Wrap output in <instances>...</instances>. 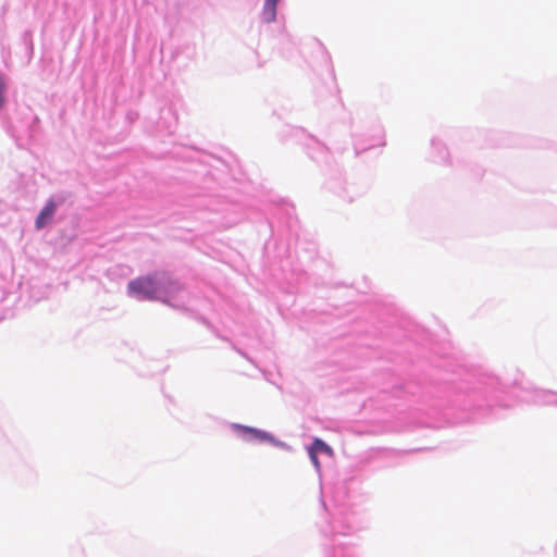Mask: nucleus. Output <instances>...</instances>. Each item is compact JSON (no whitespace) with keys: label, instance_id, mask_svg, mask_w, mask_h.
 I'll return each mask as SVG.
<instances>
[{"label":"nucleus","instance_id":"f257e3e1","mask_svg":"<svg viewBox=\"0 0 557 557\" xmlns=\"http://www.w3.org/2000/svg\"><path fill=\"white\" fill-rule=\"evenodd\" d=\"M159 285L154 276H144L133 280L128 283V292L139 295L147 300H153L157 297Z\"/></svg>","mask_w":557,"mask_h":557},{"label":"nucleus","instance_id":"f03ea898","mask_svg":"<svg viewBox=\"0 0 557 557\" xmlns=\"http://www.w3.org/2000/svg\"><path fill=\"white\" fill-rule=\"evenodd\" d=\"M236 429L245 434H249L251 438L257 440L259 442H269L275 445L280 444L271 434L264 431L245 425H236Z\"/></svg>","mask_w":557,"mask_h":557},{"label":"nucleus","instance_id":"7ed1b4c3","mask_svg":"<svg viewBox=\"0 0 557 557\" xmlns=\"http://www.w3.org/2000/svg\"><path fill=\"white\" fill-rule=\"evenodd\" d=\"M57 206L53 202V200H49L44 209L39 212L35 225L38 230L46 226L48 223L51 222L54 213H55Z\"/></svg>","mask_w":557,"mask_h":557},{"label":"nucleus","instance_id":"20e7f679","mask_svg":"<svg viewBox=\"0 0 557 557\" xmlns=\"http://www.w3.org/2000/svg\"><path fill=\"white\" fill-rule=\"evenodd\" d=\"M311 448L314 449L318 454L323 453L326 454L330 457L334 456V450L331 446H329L326 443H324L320 438H314Z\"/></svg>","mask_w":557,"mask_h":557},{"label":"nucleus","instance_id":"39448f33","mask_svg":"<svg viewBox=\"0 0 557 557\" xmlns=\"http://www.w3.org/2000/svg\"><path fill=\"white\" fill-rule=\"evenodd\" d=\"M309 456H310L311 461L315 466V468H319L320 467V462H319V459H318V453L314 449H312L311 447L309 449Z\"/></svg>","mask_w":557,"mask_h":557},{"label":"nucleus","instance_id":"423d86ee","mask_svg":"<svg viewBox=\"0 0 557 557\" xmlns=\"http://www.w3.org/2000/svg\"><path fill=\"white\" fill-rule=\"evenodd\" d=\"M278 0H265V9L270 10L272 14H274L276 4Z\"/></svg>","mask_w":557,"mask_h":557},{"label":"nucleus","instance_id":"0eeeda50","mask_svg":"<svg viewBox=\"0 0 557 557\" xmlns=\"http://www.w3.org/2000/svg\"><path fill=\"white\" fill-rule=\"evenodd\" d=\"M4 81H3V77L2 75L0 74V108L3 106L4 103V97H3V92H4Z\"/></svg>","mask_w":557,"mask_h":557}]
</instances>
